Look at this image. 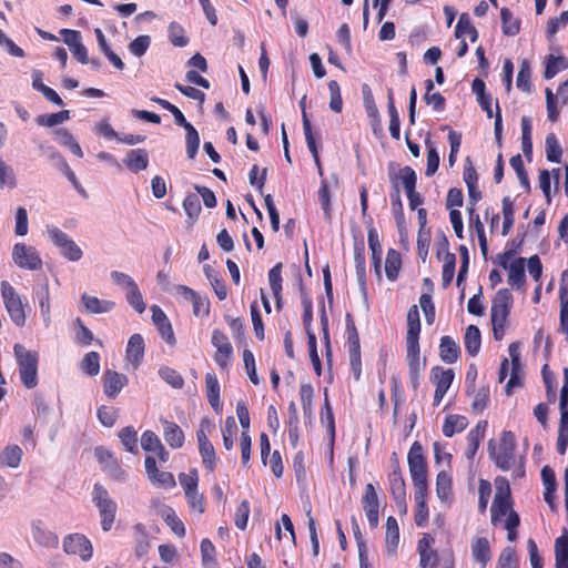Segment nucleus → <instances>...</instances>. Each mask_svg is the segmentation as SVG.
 I'll list each match as a JSON object with an SVG mask.
<instances>
[{"mask_svg":"<svg viewBox=\"0 0 568 568\" xmlns=\"http://www.w3.org/2000/svg\"><path fill=\"white\" fill-rule=\"evenodd\" d=\"M324 405L321 410V423L326 426L331 439H335V418L328 399L327 389H325Z\"/></svg>","mask_w":568,"mask_h":568,"instance_id":"54","label":"nucleus"},{"mask_svg":"<svg viewBox=\"0 0 568 568\" xmlns=\"http://www.w3.org/2000/svg\"><path fill=\"white\" fill-rule=\"evenodd\" d=\"M128 377L113 369H105L102 376L103 392L106 397L115 398L128 384Z\"/></svg>","mask_w":568,"mask_h":568,"instance_id":"22","label":"nucleus"},{"mask_svg":"<svg viewBox=\"0 0 568 568\" xmlns=\"http://www.w3.org/2000/svg\"><path fill=\"white\" fill-rule=\"evenodd\" d=\"M145 473L149 480L158 487L164 489H172L175 487L176 481L172 473L160 470L156 466V459L148 455L144 459Z\"/></svg>","mask_w":568,"mask_h":568,"instance_id":"18","label":"nucleus"},{"mask_svg":"<svg viewBox=\"0 0 568 568\" xmlns=\"http://www.w3.org/2000/svg\"><path fill=\"white\" fill-rule=\"evenodd\" d=\"M118 436L126 452L138 454V433L133 426L123 427Z\"/></svg>","mask_w":568,"mask_h":568,"instance_id":"52","label":"nucleus"},{"mask_svg":"<svg viewBox=\"0 0 568 568\" xmlns=\"http://www.w3.org/2000/svg\"><path fill=\"white\" fill-rule=\"evenodd\" d=\"M488 454L495 465L504 471L509 470L516 463V437L510 430H503L499 446L494 439L488 442Z\"/></svg>","mask_w":568,"mask_h":568,"instance_id":"2","label":"nucleus"},{"mask_svg":"<svg viewBox=\"0 0 568 568\" xmlns=\"http://www.w3.org/2000/svg\"><path fill=\"white\" fill-rule=\"evenodd\" d=\"M508 353L511 363L510 378L505 386V393L509 396L513 394L514 388L521 387L523 382V366L520 362V343L513 342L508 346Z\"/></svg>","mask_w":568,"mask_h":568,"instance_id":"16","label":"nucleus"},{"mask_svg":"<svg viewBox=\"0 0 568 568\" xmlns=\"http://www.w3.org/2000/svg\"><path fill=\"white\" fill-rule=\"evenodd\" d=\"M511 256L513 252L506 251L498 256V263L503 268L508 271L507 283L510 285V287L515 290H521L526 284V260L524 257H518L509 263Z\"/></svg>","mask_w":568,"mask_h":568,"instance_id":"7","label":"nucleus"},{"mask_svg":"<svg viewBox=\"0 0 568 568\" xmlns=\"http://www.w3.org/2000/svg\"><path fill=\"white\" fill-rule=\"evenodd\" d=\"M440 248L437 251V257L439 260H443V273H442V281H443V287H448L452 284V281L455 275V267H456V256L454 253H450L448 251V242L446 237L443 239V243L440 244Z\"/></svg>","mask_w":568,"mask_h":568,"instance_id":"21","label":"nucleus"},{"mask_svg":"<svg viewBox=\"0 0 568 568\" xmlns=\"http://www.w3.org/2000/svg\"><path fill=\"white\" fill-rule=\"evenodd\" d=\"M412 481L427 480V462L419 442H414L407 455Z\"/></svg>","mask_w":568,"mask_h":568,"instance_id":"14","label":"nucleus"},{"mask_svg":"<svg viewBox=\"0 0 568 568\" xmlns=\"http://www.w3.org/2000/svg\"><path fill=\"white\" fill-rule=\"evenodd\" d=\"M514 305V297L508 288L497 291L491 301V326L495 341H501L508 326V317Z\"/></svg>","mask_w":568,"mask_h":568,"instance_id":"1","label":"nucleus"},{"mask_svg":"<svg viewBox=\"0 0 568 568\" xmlns=\"http://www.w3.org/2000/svg\"><path fill=\"white\" fill-rule=\"evenodd\" d=\"M388 179L392 184V190H396V187L400 189L402 185L405 192L409 190V185L412 184L413 187H416L417 183V175L413 168L406 165L396 169L394 162L388 164Z\"/></svg>","mask_w":568,"mask_h":568,"instance_id":"20","label":"nucleus"},{"mask_svg":"<svg viewBox=\"0 0 568 568\" xmlns=\"http://www.w3.org/2000/svg\"><path fill=\"white\" fill-rule=\"evenodd\" d=\"M420 317L417 305H412L407 312L406 341H419Z\"/></svg>","mask_w":568,"mask_h":568,"instance_id":"44","label":"nucleus"},{"mask_svg":"<svg viewBox=\"0 0 568 568\" xmlns=\"http://www.w3.org/2000/svg\"><path fill=\"white\" fill-rule=\"evenodd\" d=\"M568 68V60L565 57H555L550 54L547 59L544 78L552 79L560 70Z\"/></svg>","mask_w":568,"mask_h":568,"instance_id":"55","label":"nucleus"},{"mask_svg":"<svg viewBox=\"0 0 568 568\" xmlns=\"http://www.w3.org/2000/svg\"><path fill=\"white\" fill-rule=\"evenodd\" d=\"M465 349L469 356H476L481 346L480 331L476 325H469L464 335Z\"/></svg>","mask_w":568,"mask_h":568,"instance_id":"37","label":"nucleus"},{"mask_svg":"<svg viewBox=\"0 0 568 568\" xmlns=\"http://www.w3.org/2000/svg\"><path fill=\"white\" fill-rule=\"evenodd\" d=\"M161 423L163 425V437L168 445L173 449L181 448L185 439L182 428L176 423L166 419H161Z\"/></svg>","mask_w":568,"mask_h":568,"instance_id":"31","label":"nucleus"},{"mask_svg":"<svg viewBox=\"0 0 568 568\" xmlns=\"http://www.w3.org/2000/svg\"><path fill=\"white\" fill-rule=\"evenodd\" d=\"M361 501L369 527L372 529L377 528L379 524V503L376 489L372 483L366 484Z\"/></svg>","mask_w":568,"mask_h":568,"instance_id":"19","label":"nucleus"},{"mask_svg":"<svg viewBox=\"0 0 568 568\" xmlns=\"http://www.w3.org/2000/svg\"><path fill=\"white\" fill-rule=\"evenodd\" d=\"M367 241H368V247L372 252L373 268H374L377 280L381 281L382 280L383 247H382V244L379 241L377 230L374 226H371L367 230Z\"/></svg>","mask_w":568,"mask_h":568,"instance_id":"25","label":"nucleus"},{"mask_svg":"<svg viewBox=\"0 0 568 568\" xmlns=\"http://www.w3.org/2000/svg\"><path fill=\"white\" fill-rule=\"evenodd\" d=\"M211 423L207 419H202L200 429L196 432V438L199 444V453L202 458V463L209 473H214L217 465V457L214 446L209 440L205 429H210Z\"/></svg>","mask_w":568,"mask_h":568,"instance_id":"9","label":"nucleus"},{"mask_svg":"<svg viewBox=\"0 0 568 568\" xmlns=\"http://www.w3.org/2000/svg\"><path fill=\"white\" fill-rule=\"evenodd\" d=\"M471 555L476 562L480 564L483 568L486 567L491 559L490 544L486 537L476 538L471 544Z\"/></svg>","mask_w":568,"mask_h":568,"instance_id":"33","label":"nucleus"},{"mask_svg":"<svg viewBox=\"0 0 568 568\" xmlns=\"http://www.w3.org/2000/svg\"><path fill=\"white\" fill-rule=\"evenodd\" d=\"M168 32H169L170 42L174 47L183 48V47L187 45L189 38L185 34L184 28L180 23H178L175 21L171 22L169 24Z\"/></svg>","mask_w":568,"mask_h":568,"instance_id":"56","label":"nucleus"},{"mask_svg":"<svg viewBox=\"0 0 568 568\" xmlns=\"http://www.w3.org/2000/svg\"><path fill=\"white\" fill-rule=\"evenodd\" d=\"M468 420L463 415H448L443 424V434L446 437H453L456 433H460L466 429Z\"/></svg>","mask_w":568,"mask_h":568,"instance_id":"47","label":"nucleus"},{"mask_svg":"<svg viewBox=\"0 0 568 568\" xmlns=\"http://www.w3.org/2000/svg\"><path fill=\"white\" fill-rule=\"evenodd\" d=\"M205 390L207 400L212 409L216 414H222L223 404L221 402V387L215 373H206L205 375Z\"/></svg>","mask_w":568,"mask_h":568,"instance_id":"27","label":"nucleus"},{"mask_svg":"<svg viewBox=\"0 0 568 568\" xmlns=\"http://www.w3.org/2000/svg\"><path fill=\"white\" fill-rule=\"evenodd\" d=\"M126 358L134 365H139L144 355V339L140 334H133L126 346Z\"/></svg>","mask_w":568,"mask_h":568,"instance_id":"34","label":"nucleus"},{"mask_svg":"<svg viewBox=\"0 0 568 568\" xmlns=\"http://www.w3.org/2000/svg\"><path fill=\"white\" fill-rule=\"evenodd\" d=\"M402 268V256L400 253L395 248H389L385 260V273L386 277L394 282L398 278L399 271Z\"/></svg>","mask_w":568,"mask_h":568,"instance_id":"40","label":"nucleus"},{"mask_svg":"<svg viewBox=\"0 0 568 568\" xmlns=\"http://www.w3.org/2000/svg\"><path fill=\"white\" fill-rule=\"evenodd\" d=\"M172 115L176 125L185 130V143L187 158L193 160L200 148V135L196 129L186 121L184 114L179 108L173 110Z\"/></svg>","mask_w":568,"mask_h":568,"instance_id":"17","label":"nucleus"},{"mask_svg":"<svg viewBox=\"0 0 568 568\" xmlns=\"http://www.w3.org/2000/svg\"><path fill=\"white\" fill-rule=\"evenodd\" d=\"M32 537L33 540L41 547L45 548H55L59 544L58 536L41 527L40 525L32 526Z\"/></svg>","mask_w":568,"mask_h":568,"instance_id":"42","label":"nucleus"},{"mask_svg":"<svg viewBox=\"0 0 568 568\" xmlns=\"http://www.w3.org/2000/svg\"><path fill=\"white\" fill-rule=\"evenodd\" d=\"M488 427L487 420H479L476 426L470 429L467 434L466 440H467V447L465 450V456L467 459L473 460L478 448L480 445V442L484 439L486 430Z\"/></svg>","mask_w":568,"mask_h":568,"instance_id":"26","label":"nucleus"},{"mask_svg":"<svg viewBox=\"0 0 568 568\" xmlns=\"http://www.w3.org/2000/svg\"><path fill=\"white\" fill-rule=\"evenodd\" d=\"M12 260L21 268L38 271L42 268V260L33 246L17 243L12 250Z\"/></svg>","mask_w":568,"mask_h":568,"instance_id":"13","label":"nucleus"},{"mask_svg":"<svg viewBox=\"0 0 568 568\" xmlns=\"http://www.w3.org/2000/svg\"><path fill=\"white\" fill-rule=\"evenodd\" d=\"M305 101H306V95H304L300 101V106L302 110L303 130H304L308 150L312 153L314 161L320 169V174H322L321 160H320V155H318V151H317V145H316L315 139L313 136L311 122H310V119H308V115L306 112Z\"/></svg>","mask_w":568,"mask_h":568,"instance_id":"28","label":"nucleus"},{"mask_svg":"<svg viewBox=\"0 0 568 568\" xmlns=\"http://www.w3.org/2000/svg\"><path fill=\"white\" fill-rule=\"evenodd\" d=\"M348 353L361 352L359 335L351 313L345 316Z\"/></svg>","mask_w":568,"mask_h":568,"instance_id":"49","label":"nucleus"},{"mask_svg":"<svg viewBox=\"0 0 568 568\" xmlns=\"http://www.w3.org/2000/svg\"><path fill=\"white\" fill-rule=\"evenodd\" d=\"M151 311L153 324L155 325L161 337L168 344L175 345L176 339L173 333L171 322L169 321L166 314L158 305H153L151 307Z\"/></svg>","mask_w":568,"mask_h":568,"instance_id":"24","label":"nucleus"},{"mask_svg":"<svg viewBox=\"0 0 568 568\" xmlns=\"http://www.w3.org/2000/svg\"><path fill=\"white\" fill-rule=\"evenodd\" d=\"M465 36H468L471 42H475L478 39L477 29L471 24L469 17L466 13H463L455 27V37L464 38Z\"/></svg>","mask_w":568,"mask_h":568,"instance_id":"51","label":"nucleus"},{"mask_svg":"<svg viewBox=\"0 0 568 568\" xmlns=\"http://www.w3.org/2000/svg\"><path fill=\"white\" fill-rule=\"evenodd\" d=\"M125 164L132 172H140L148 168L149 155L145 149L131 150L125 159Z\"/></svg>","mask_w":568,"mask_h":568,"instance_id":"36","label":"nucleus"},{"mask_svg":"<svg viewBox=\"0 0 568 568\" xmlns=\"http://www.w3.org/2000/svg\"><path fill=\"white\" fill-rule=\"evenodd\" d=\"M439 357L446 364H454L460 357V347L452 336L444 335L440 337Z\"/></svg>","mask_w":568,"mask_h":568,"instance_id":"30","label":"nucleus"},{"mask_svg":"<svg viewBox=\"0 0 568 568\" xmlns=\"http://www.w3.org/2000/svg\"><path fill=\"white\" fill-rule=\"evenodd\" d=\"M388 483L389 493L393 499H397L398 503L404 504V497H406V484L398 460H396V467L388 475Z\"/></svg>","mask_w":568,"mask_h":568,"instance_id":"29","label":"nucleus"},{"mask_svg":"<svg viewBox=\"0 0 568 568\" xmlns=\"http://www.w3.org/2000/svg\"><path fill=\"white\" fill-rule=\"evenodd\" d=\"M354 263L358 284L366 287V257L364 243H356L354 246Z\"/></svg>","mask_w":568,"mask_h":568,"instance_id":"38","label":"nucleus"},{"mask_svg":"<svg viewBox=\"0 0 568 568\" xmlns=\"http://www.w3.org/2000/svg\"><path fill=\"white\" fill-rule=\"evenodd\" d=\"M81 301L89 313L100 314L108 313L113 310L115 303L112 301L100 300L95 296H91L87 293H83L81 296Z\"/></svg>","mask_w":568,"mask_h":568,"instance_id":"35","label":"nucleus"},{"mask_svg":"<svg viewBox=\"0 0 568 568\" xmlns=\"http://www.w3.org/2000/svg\"><path fill=\"white\" fill-rule=\"evenodd\" d=\"M81 369L89 376H95L100 372V355L98 352H89L80 364Z\"/></svg>","mask_w":568,"mask_h":568,"instance_id":"59","label":"nucleus"},{"mask_svg":"<svg viewBox=\"0 0 568 568\" xmlns=\"http://www.w3.org/2000/svg\"><path fill=\"white\" fill-rule=\"evenodd\" d=\"M184 496L191 511L199 515L205 511V498L203 494L199 493V489L186 491Z\"/></svg>","mask_w":568,"mask_h":568,"instance_id":"62","label":"nucleus"},{"mask_svg":"<svg viewBox=\"0 0 568 568\" xmlns=\"http://www.w3.org/2000/svg\"><path fill=\"white\" fill-rule=\"evenodd\" d=\"M92 501L99 510L102 530H111L115 521L118 506L110 497L108 490L99 483H95L93 486Z\"/></svg>","mask_w":568,"mask_h":568,"instance_id":"5","label":"nucleus"},{"mask_svg":"<svg viewBox=\"0 0 568 568\" xmlns=\"http://www.w3.org/2000/svg\"><path fill=\"white\" fill-rule=\"evenodd\" d=\"M70 118L68 110H62L57 113L41 114L37 118V123L41 126L52 128L60 124Z\"/></svg>","mask_w":568,"mask_h":568,"instance_id":"61","label":"nucleus"},{"mask_svg":"<svg viewBox=\"0 0 568 568\" xmlns=\"http://www.w3.org/2000/svg\"><path fill=\"white\" fill-rule=\"evenodd\" d=\"M37 298L44 325L48 327L51 323L50 290L48 282L41 285L37 291Z\"/></svg>","mask_w":568,"mask_h":568,"instance_id":"46","label":"nucleus"},{"mask_svg":"<svg viewBox=\"0 0 568 568\" xmlns=\"http://www.w3.org/2000/svg\"><path fill=\"white\" fill-rule=\"evenodd\" d=\"M434 538L429 534H424L418 540L417 550L419 554L420 568L435 567L438 564L437 551L433 549Z\"/></svg>","mask_w":568,"mask_h":568,"instance_id":"23","label":"nucleus"},{"mask_svg":"<svg viewBox=\"0 0 568 568\" xmlns=\"http://www.w3.org/2000/svg\"><path fill=\"white\" fill-rule=\"evenodd\" d=\"M406 361L412 387L417 389L420 374L426 366V359L420 358L419 341H406Z\"/></svg>","mask_w":568,"mask_h":568,"instance_id":"10","label":"nucleus"},{"mask_svg":"<svg viewBox=\"0 0 568 568\" xmlns=\"http://www.w3.org/2000/svg\"><path fill=\"white\" fill-rule=\"evenodd\" d=\"M555 565L556 568H568V532L566 529L555 540Z\"/></svg>","mask_w":568,"mask_h":568,"instance_id":"43","label":"nucleus"},{"mask_svg":"<svg viewBox=\"0 0 568 568\" xmlns=\"http://www.w3.org/2000/svg\"><path fill=\"white\" fill-rule=\"evenodd\" d=\"M490 402V390L488 386H481L474 394V399L471 403V409L475 414L483 413Z\"/></svg>","mask_w":568,"mask_h":568,"instance_id":"57","label":"nucleus"},{"mask_svg":"<svg viewBox=\"0 0 568 568\" xmlns=\"http://www.w3.org/2000/svg\"><path fill=\"white\" fill-rule=\"evenodd\" d=\"M0 290L2 301L10 320L16 326L23 327L27 322L24 310L27 304L8 281H2L0 283Z\"/></svg>","mask_w":568,"mask_h":568,"instance_id":"4","label":"nucleus"},{"mask_svg":"<svg viewBox=\"0 0 568 568\" xmlns=\"http://www.w3.org/2000/svg\"><path fill=\"white\" fill-rule=\"evenodd\" d=\"M430 382L435 385L433 405L439 406L447 390L453 384L455 373L452 368H444L442 366H434L430 369Z\"/></svg>","mask_w":568,"mask_h":568,"instance_id":"12","label":"nucleus"},{"mask_svg":"<svg viewBox=\"0 0 568 568\" xmlns=\"http://www.w3.org/2000/svg\"><path fill=\"white\" fill-rule=\"evenodd\" d=\"M94 455L101 466V469L114 481L124 483L128 479V473L122 468L120 462L112 452L103 447H97Z\"/></svg>","mask_w":568,"mask_h":568,"instance_id":"8","label":"nucleus"},{"mask_svg":"<svg viewBox=\"0 0 568 568\" xmlns=\"http://www.w3.org/2000/svg\"><path fill=\"white\" fill-rule=\"evenodd\" d=\"M13 353L22 385L28 389L34 388L38 385V353L36 351H28L21 344L13 346Z\"/></svg>","mask_w":568,"mask_h":568,"instance_id":"3","label":"nucleus"},{"mask_svg":"<svg viewBox=\"0 0 568 568\" xmlns=\"http://www.w3.org/2000/svg\"><path fill=\"white\" fill-rule=\"evenodd\" d=\"M436 494L442 501L453 497V479L448 471L440 470L436 477Z\"/></svg>","mask_w":568,"mask_h":568,"instance_id":"39","label":"nucleus"},{"mask_svg":"<svg viewBox=\"0 0 568 568\" xmlns=\"http://www.w3.org/2000/svg\"><path fill=\"white\" fill-rule=\"evenodd\" d=\"M560 298V327L561 331L568 336V284H560L559 287Z\"/></svg>","mask_w":568,"mask_h":568,"instance_id":"58","label":"nucleus"},{"mask_svg":"<svg viewBox=\"0 0 568 568\" xmlns=\"http://www.w3.org/2000/svg\"><path fill=\"white\" fill-rule=\"evenodd\" d=\"M546 159L552 163H560L562 149L555 133H548L545 141Z\"/></svg>","mask_w":568,"mask_h":568,"instance_id":"50","label":"nucleus"},{"mask_svg":"<svg viewBox=\"0 0 568 568\" xmlns=\"http://www.w3.org/2000/svg\"><path fill=\"white\" fill-rule=\"evenodd\" d=\"M560 422L558 433L568 434V368L564 369V381L559 397Z\"/></svg>","mask_w":568,"mask_h":568,"instance_id":"32","label":"nucleus"},{"mask_svg":"<svg viewBox=\"0 0 568 568\" xmlns=\"http://www.w3.org/2000/svg\"><path fill=\"white\" fill-rule=\"evenodd\" d=\"M501 30L506 36H516L520 31V21L516 19L513 12L504 7L500 9Z\"/></svg>","mask_w":568,"mask_h":568,"instance_id":"48","label":"nucleus"},{"mask_svg":"<svg viewBox=\"0 0 568 568\" xmlns=\"http://www.w3.org/2000/svg\"><path fill=\"white\" fill-rule=\"evenodd\" d=\"M531 70L527 60H523L517 74L516 85L524 92H529L531 89Z\"/></svg>","mask_w":568,"mask_h":568,"instance_id":"60","label":"nucleus"},{"mask_svg":"<svg viewBox=\"0 0 568 568\" xmlns=\"http://www.w3.org/2000/svg\"><path fill=\"white\" fill-rule=\"evenodd\" d=\"M513 509V499L509 483L504 477L496 479V494L490 507V519L494 526L501 523L505 516H509Z\"/></svg>","mask_w":568,"mask_h":568,"instance_id":"6","label":"nucleus"},{"mask_svg":"<svg viewBox=\"0 0 568 568\" xmlns=\"http://www.w3.org/2000/svg\"><path fill=\"white\" fill-rule=\"evenodd\" d=\"M517 565L518 560L515 549L506 547L498 557L496 568H517Z\"/></svg>","mask_w":568,"mask_h":568,"instance_id":"64","label":"nucleus"},{"mask_svg":"<svg viewBox=\"0 0 568 568\" xmlns=\"http://www.w3.org/2000/svg\"><path fill=\"white\" fill-rule=\"evenodd\" d=\"M399 542V528L395 517L386 519L385 544L388 552L395 554Z\"/></svg>","mask_w":568,"mask_h":568,"instance_id":"45","label":"nucleus"},{"mask_svg":"<svg viewBox=\"0 0 568 568\" xmlns=\"http://www.w3.org/2000/svg\"><path fill=\"white\" fill-rule=\"evenodd\" d=\"M48 234L55 246L61 251L64 258L77 262L81 260L83 252L80 246L69 237L67 233L60 229L52 226L48 227Z\"/></svg>","mask_w":568,"mask_h":568,"instance_id":"11","label":"nucleus"},{"mask_svg":"<svg viewBox=\"0 0 568 568\" xmlns=\"http://www.w3.org/2000/svg\"><path fill=\"white\" fill-rule=\"evenodd\" d=\"M23 452L19 445H8L0 452V465L11 468L19 467Z\"/></svg>","mask_w":568,"mask_h":568,"instance_id":"41","label":"nucleus"},{"mask_svg":"<svg viewBox=\"0 0 568 568\" xmlns=\"http://www.w3.org/2000/svg\"><path fill=\"white\" fill-rule=\"evenodd\" d=\"M63 550L68 555H77L82 560L88 561L93 556L91 541L82 534H69L63 539Z\"/></svg>","mask_w":568,"mask_h":568,"instance_id":"15","label":"nucleus"},{"mask_svg":"<svg viewBox=\"0 0 568 568\" xmlns=\"http://www.w3.org/2000/svg\"><path fill=\"white\" fill-rule=\"evenodd\" d=\"M75 325V336L74 341L77 344L82 346H89L94 337L92 332L84 325L83 321L80 317H77L74 321Z\"/></svg>","mask_w":568,"mask_h":568,"instance_id":"63","label":"nucleus"},{"mask_svg":"<svg viewBox=\"0 0 568 568\" xmlns=\"http://www.w3.org/2000/svg\"><path fill=\"white\" fill-rule=\"evenodd\" d=\"M501 211L504 216L501 234L506 236L515 223L514 201L509 196H505L501 201Z\"/></svg>","mask_w":568,"mask_h":568,"instance_id":"53","label":"nucleus"}]
</instances>
